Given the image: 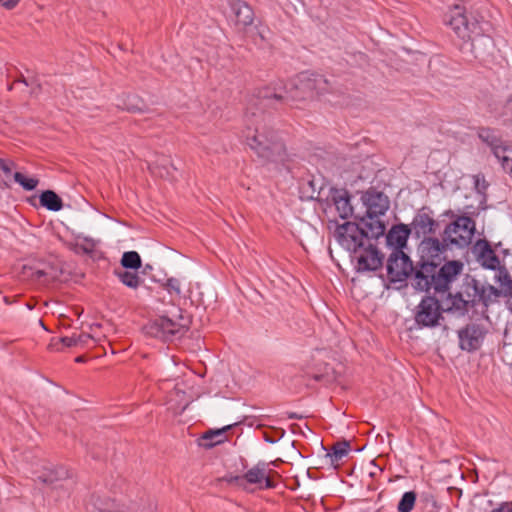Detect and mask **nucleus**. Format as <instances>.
<instances>
[{
    "instance_id": "nucleus-30",
    "label": "nucleus",
    "mask_w": 512,
    "mask_h": 512,
    "mask_svg": "<svg viewBox=\"0 0 512 512\" xmlns=\"http://www.w3.org/2000/svg\"><path fill=\"white\" fill-rule=\"evenodd\" d=\"M121 265L127 269L137 270L141 267V258L136 251H128L122 255Z\"/></svg>"
},
{
    "instance_id": "nucleus-34",
    "label": "nucleus",
    "mask_w": 512,
    "mask_h": 512,
    "mask_svg": "<svg viewBox=\"0 0 512 512\" xmlns=\"http://www.w3.org/2000/svg\"><path fill=\"white\" fill-rule=\"evenodd\" d=\"M86 510L88 512H107L104 508V501L100 497L91 496L89 501L86 503Z\"/></svg>"
},
{
    "instance_id": "nucleus-41",
    "label": "nucleus",
    "mask_w": 512,
    "mask_h": 512,
    "mask_svg": "<svg viewBox=\"0 0 512 512\" xmlns=\"http://www.w3.org/2000/svg\"><path fill=\"white\" fill-rule=\"evenodd\" d=\"M17 81H18V82H22V83H24L25 85H28V82H27V80H26L24 77H22L21 79H19V80H17Z\"/></svg>"
},
{
    "instance_id": "nucleus-13",
    "label": "nucleus",
    "mask_w": 512,
    "mask_h": 512,
    "mask_svg": "<svg viewBox=\"0 0 512 512\" xmlns=\"http://www.w3.org/2000/svg\"><path fill=\"white\" fill-rule=\"evenodd\" d=\"M452 248L445 241H440L438 238L425 237L418 246V252L421 257V264L437 263L441 261L442 254L448 249Z\"/></svg>"
},
{
    "instance_id": "nucleus-10",
    "label": "nucleus",
    "mask_w": 512,
    "mask_h": 512,
    "mask_svg": "<svg viewBox=\"0 0 512 512\" xmlns=\"http://www.w3.org/2000/svg\"><path fill=\"white\" fill-rule=\"evenodd\" d=\"M188 326L189 320L182 314H179L177 320L168 316H160L147 325L146 331L147 334L155 338L171 341L181 337L187 331Z\"/></svg>"
},
{
    "instance_id": "nucleus-19",
    "label": "nucleus",
    "mask_w": 512,
    "mask_h": 512,
    "mask_svg": "<svg viewBox=\"0 0 512 512\" xmlns=\"http://www.w3.org/2000/svg\"><path fill=\"white\" fill-rule=\"evenodd\" d=\"M330 195L341 218L346 219L353 214V207L351 205L350 195L347 190L332 189Z\"/></svg>"
},
{
    "instance_id": "nucleus-33",
    "label": "nucleus",
    "mask_w": 512,
    "mask_h": 512,
    "mask_svg": "<svg viewBox=\"0 0 512 512\" xmlns=\"http://www.w3.org/2000/svg\"><path fill=\"white\" fill-rule=\"evenodd\" d=\"M32 277L40 283H49L57 278L56 272L50 269H37L33 272Z\"/></svg>"
},
{
    "instance_id": "nucleus-17",
    "label": "nucleus",
    "mask_w": 512,
    "mask_h": 512,
    "mask_svg": "<svg viewBox=\"0 0 512 512\" xmlns=\"http://www.w3.org/2000/svg\"><path fill=\"white\" fill-rule=\"evenodd\" d=\"M359 230L363 235V242L371 243V239L379 238L383 236L385 233V225L379 219V216L376 215H368L362 219L361 227L358 226Z\"/></svg>"
},
{
    "instance_id": "nucleus-26",
    "label": "nucleus",
    "mask_w": 512,
    "mask_h": 512,
    "mask_svg": "<svg viewBox=\"0 0 512 512\" xmlns=\"http://www.w3.org/2000/svg\"><path fill=\"white\" fill-rule=\"evenodd\" d=\"M91 336L86 333H82L79 335L73 334L69 337H62L58 340L65 347H76V346H85L91 340Z\"/></svg>"
},
{
    "instance_id": "nucleus-7",
    "label": "nucleus",
    "mask_w": 512,
    "mask_h": 512,
    "mask_svg": "<svg viewBox=\"0 0 512 512\" xmlns=\"http://www.w3.org/2000/svg\"><path fill=\"white\" fill-rule=\"evenodd\" d=\"M444 22L463 40V44L461 45L463 54H471L476 58V55H474L475 45L473 43V34L478 35L476 32L478 23H469L464 14V9L458 5L454 6L446 13Z\"/></svg>"
},
{
    "instance_id": "nucleus-15",
    "label": "nucleus",
    "mask_w": 512,
    "mask_h": 512,
    "mask_svg": "<svg viewBox=\"0 0 512 512\" xmlns=\"http://www.w3.org/2000/svg\"><path fill=\"white\" fill-rule=\"evenodd\" d=\"M364 203L367 207L366 214L381 216L389 209V198L380 191L370 189L363 196Z\"/></svg>"
},
{
    "instance_id": "nucleus-40",
    "label": "nucleus",
    "mask_w": 512,
    "mask_h": 512,
    "mask_svg": "<svg viewBox=\"0 0 512 512\" xmlns=\"http://www.w3.org/2000/svg\"><path fill=\"white\" fill-rule=\"evenodd\" d=\"M75 362L83 363V362H85V357L84 356H78V357L75 358Z\"/></svg>"
},
{
    "instance_id": "nucleus-46",
    "label": "nucleus",
    "mask_w": 512,
    "mask_h": 512,
    "mask_svg": "<svg viewBox=\"0 0 512 512\" xmlns=\"http://www.w3.org/2000/svg\"><path fill=\"white\" fill-rule=\"evenodd\" d=\"M12 88H13V85H10V86L8 87V90H12Z\"/></svg>"
},
{
    "instance_id": "nucleus-21",
    "label": "nucleus",
    "mask_w": 512,
    "mask_h": 512,
    "mask_svg": "<svg viewBox=\"0 0 512 512\" xmlns=\"http://www.w3.org/2000/svg\"><path fill=\"white\" fill-rule=\"evenodd\" d=\"M410 232L408 226L404 224L396 225L386 235V242L394 250L402 251V248L406 246Z\"/></svg>"
},
{
    "instance_id": "nucleus-36",
    "label": "nucleus",
    "mask_w": 512,
    "mask_h": 512,
    "mask_svg": "<svg viewBox=\"0 0 512 512\" xmlns=\"http://www.w3.org/2000/svg\"><path fill=\"white\" fill-rule=\"evenodd\" d=\"M489 512H512V501L502 502L496 508H493Z\"/></svg>"
},
{
    "instance_id": "nucleus-39",
    "label": "nucleus",
    "mask_w": 512,
    "mask_h": 512,
    "mask_svg": "<svg viewBox=\"0 0 512 512\" xmlns=\"http://www.w3.org/2000/svg\"><path fill=\"white\" fill-rule=\"evenodd\" d=\"M122 108L129 112L141 111V108L138 105L133 104V103H127V104L125 103V104H123Z\"/></svg>"
},
{
    "instance_id": "nucleus-9",
    "label": "nucleus",
    "mask_w": 512,
    "mask_h": 512,
    "mask_svg": "<svg viewBox=\"0 0 512 512\" xmlns=\"http://www.w3.org/2000/svg\"><path fill=\"white\" fill-rule=\"evenodd\" d=\"M482 152L492 154L512 177V145L493 130L482 129Z\"/></svg>"
},
{
    "instance_id": "nucleus-32",
    "label": "nucleus",
    "mask_w": 512,
    "mask_h": 512,
    "mask_svg": "<svg viewBox=\"0 0 512 512\" xmlns=\"http://www.w3.org/2000/svg\"><path fill=\"white\" fill-rule=\"evenodd\" d=\"M13 179L16 183L21 185L27 191L34 190L39 182L38 179L33 177H27L20 172H15L13 174Z\"/></svg>"
},
{
    "instance_id": "nucleus-29",
    "label": "nucleus",
    "mask_w": 512,
    "mask_h": 512,
    "mask_svg": "<svg viewBox=\"0 0 512 512\" xmlns=\"http://www.w3.org/2000/svg\"><path fill=\"white\" fill-rule=\"evenodd\" d=\"M171 169H175L169 158L161 157L153 164L151 170L160 177H168L171 175Z\"/></svg>"
},
{
    "instance_id": "nucleus-24",
    "label": "nucleus",
    "mask_w": 512,
    "mask_h": 512,
    "mask_svg": "<svg viewBox=\"0 0 512 512\" xmlns=\"http://www.w3.org/2000/svg\"><path fill=\"white\" fill-rule=\"evenodd\" d=\"M232 425H227L223 427L222 429L214 430V431H208L206 432L202 437V443L201 445L206 448L213 447L216 444H219L224 441V432L228 429H230Z\"/></svg>"
},
{
    "instance_id": "nucleus-4",
    "label": "nucleus",
    "mask_w": 512,
    "mask_h": 512,
    "mask_svg": "<svg viewBox=\"0 0 512 512\" xmlns=\"http://www.w3.org/2000/svg\"><path fill=\"white\" fill-rule=\"evenodd\" d=\"M334 237L344 249L351 252L358 271H374L381 267L383 257L372 243L363 242L362 232L356 223L338 225Z\"/></svg>"
},
{
    "instance_id": "nucleus-27",
    "label": "nucleus",
    "mask_w": 512,
    "mask_h": 512,
    "mask_svg": "<svg viewBox=\"0 0 512 512\" xmlns=\"http://www.w3.org/2000/svg\"><path fill=\"white\" fill-rule=\"evenodd\" d=\"M349 451V443L348 442H338L333 445L330 452L327 453V457H329L332 464L338 463L343 457L348 454Z\"/></svg>"
},
{
    "instance_id": "nucleus-3",
    "label": "nucleus",
    "mask_w": 512,
    "mask_h": 512,
    "mask_svg": "<svg viewBox=\"0 0 512 512\" xmlns=\"http://www.w3.org/2000/svg\"><path fill=\"white\" fill-rule=\"evenodd\" d=\"M501 246V242L493 244L482 237V268L488 270L490 275H484L485 283L482 284V302H492L506 295L512 290V279L495 254V249Z\"/></svg>"
},
{
    "instance_id": "nucleus-2",
    "label": "nucleus",
    "mask_w": 512,
    "mask_h": 512,
    "mask_svg": "<svg viewBox=\"0 0 512 512\" xmlns=\"http://www.w3.org/2000/svg\"><path fill=\"white\" fill-rule=\"evenodd\" d=\"M329 90L330 83L324 76L302 73L289 84L279 82L274 86L259 89L256 97L266 102V105L276 107L278 104L310 100Z\"/></svg>"
},
{
    "instance_id": "nucleus-31",
    "label": "nucleus",
    "mask_w": 512,
    "mask_h": 512,
    "mask_svg": "<svg viewBox=\"0 0 512 512\" xmlns=\"http://www.w3.org/2000/svg\"><path fill=\"white\" fill-rule=\"evenodd\" d=\"M416 501V493L413 491L405 492L400 499L397 510L398 512H411Z\"/></svg>"
},
{
    "instance_id": "nucleus-38",
    "label": "nucleus",
    "mask_w": 512,
    "mask_h": 512,
    "mask_svg": "<svg viewBox=\"0 0 512 512\" xmlns=\"http://www.w3.org/2000/svg\"><path fill=\"white\" fill-rule=\"evenodd\" d=\"M107 512H136L134 506H122L115 510H108ZM140 512H147L144 510H141Z\"/></svg>"
},
{
    "instance_id": "nucleus-23",
    "label": "nucleus",
    "mask_w": 512,
    "mask_h": 512,
    "mask_svg": "<svg viewBox=\"0 0 512 512\" xmlns=\"http://www.w3.org/2000/svg\"><path fill=\"white\" fill-rule=\"evenodd\" d=\"M167 404L169 405V409L183 411L188 405V402L185 400V392L175 387V389L168 394Z\"/></svg>"
},
{
    "instance_id": "nucleus-12",
    "label": "nucleus",
    "mask_w": 512,
    "mask_h": 512,
    "mask_svg": "<svg viewBox=\"0 0 512 512\" xmlns=\"http://www.w3.org/2000/svg\"><path fill=\"white\" fill-rule=\"evenodd\" d=\"M387 272L392 281H402L413 272L412 261L403 251L393 250L387 261Z\"/></svg>"
},
{
    "instance_id": "nucleus-45",
    "label": "nucleus",
    "mask_w": 512,
    "mask_h": 512,
    "mask_svg": "<svg viewBox=\"0 0 512 512\" xmlns=\"http://www.w3.org/2000/svg\"><path fill=\"white\" fill-rule=\"evenodd\" d=\"M480 244V240L476 242L475 249H477L478 245Z\"/></svg>"
},
{
    "instance_id": "nucleus-5",
    "label": "nucleus",
    "mask_w": 512,
    "mask_h": 512,
    "mask_svg": "<svg viewBox=\"0 0 512 512\" xmlns=\"http://www.w3.org/2000/svg\"><path fill=\"white\" fill-rule=\"evenodd\" d=\"M252 116L254 118L248 121L243 131L247 145L267 161H283L286 150L278 134L267 125L261 115L252 113Z\"/></svg>"
},
{
    "instance_id": "nucleus-42",
    "label": "nucleus",
    "mask_w": 512,
    "mask_h": 512,
    "mask_svg": "<svg viewBox=\"0 0 512 512\" xmlns=\"http://www.w3.org/2000/svg\"><path fill=\"white\" fill-rule=\"evenodd\" d=\"M479 183H480V180H479V178H478V177H476V178H475V185H476V187H478Z\"/></svg>"
},
{
    "instance_id": "nucleus-6",
    "label": "nucleus",
    "mask_w": 512,
    "mask_h": 512,
    "mask_svg": "<svg viewBox=\"0 0 512 512\" xmlns=\"http://www.w3.org/2000/svg\"><path fill=\"white\" fill-rule=\"evenodd\" d=\"M463 270V263L458 260L446 262L437 269V263L420 264L416 270L413 286L420 291L434 290V293L445 298L449 294L450 285Z\"/></svg>"
},
{
    "instance_id": "nucleus-22",
    "label": "nucleus",
    "mask_w": 512,
    "mask_h": 512,
    "mask_svg": "<svg viewBox=\"0 0 512 512\" xmlns=\"http://www.w3.org/2000/svg\"><path fill=\"white\" fill-rule=\"evenodd\" d=\"M40 204L51 211H59L63 207L61 198L52 190H46L40 195Z\"/></svg>"
},
{
    "instance_id": "nucleus-1",
    "label": "nucleus",
    "mask_w": 512,
    "mask_h": 512,
    "mask_svg": "<svg viewBox=\"0 0 512 512\" xmlns=\"http://www.w3.org/2000/svg\"><path fill=\"white\" fill-rule=\"evenodd\" d=\"M480 300L478 282L474 278L466 277L459 292L455 295L449 293L445 298L438 296L424 297L417 307L415 321L424 327H433L439 324L442 312H454L459 315L469 313Z\"/></svg>"
},
{
    "instance_id": "nucleus-37",
    "label": "nucleus",
    "mask_w": 512,
    "mask_h": 512,
    "mask_svg": "<svg viewBox=\"0 0 512 512\" xmlns=\"http://www.w3.org/2000/svg\"><path fill=\"white\" fill-rule=\"evenodd\" d=\"M20 0H0V4L6 9L14 8Z\"/></svg>"
},
{
    "instance_id": "nucleus-11",
    "label": "nucleus",
    "mask_w": 512,
    "mask_h": 512,
    "mask_svg": "<svg viewBox=\"0 0 512 512\" xmlns=\"http://www.w3.org/2000/svg\"><path fill=\"white\" fill-rule=\"evenodd\" d=\"M270 463L258 462L251 467L242 476H235L228 479L231 484H236L246 489V484L258 485L260 489H270L275 487V483L271 478L272 470L269 468Z\"/></svg>"
},
{
    "instance_id": "nucleus-44",
    "label": "nucleus",
    "mask_w": 512,
    "mask_h": 512,
    "mask_svg": "<svg viewBox=\"0 0 512 512\" xmlns=\"http://www.w3.org/2000/svg\"><path fill=\"white\" fill-rule=\"evenodd\" d=\"M485 180L482 179V190L485 188Z\"/></svg>"
},
{
    "instance_id": "nucleus-20",
    "label": "nucleus",
    "mask_w": 512,
    "mask_h": 512,
    "mask_svg": "<svg viewBox=\"0 0 512 512\" xmlns=\"http://www.w3.org/2000/svg\"><path fill=\"white\" fill-rule=\"evenodd\" d=\"M460 347L463 350L474 351L480 347V329L477 325H468L459 331Z\"/></svg>"
},
{
    "instance_id": "nucleus-25",
    "label": "nucleus",
    "mask_w": 512,
    "mask_h": 512,
    "mask_svg": "<svg viewBox=\"0 0 512 512\" xmlns=\"http://www.w3.org/2000/svg\"><path fill=\"white\" fill-rule=\"evenodd\" d=\"M115 274L119 278V280L127 287L136 289L142 283L141 278L135 272L125 271V270H117Z\"/></svg>"
},
{
    "instance_id": "nucleus-18",
    "label": "nucleus",
    "mask_w": 512,
    "mask_h": 512,
    "mask_svg": "<svg viewBox=\"0 0 512 512\" xmlns=\"http://www.w3.org/2000/svg\"><path fill=\"white\" fill-rule=\"evenodd\" d=\"M35 479L46 485H54L58 481L67 479L69 471L62 466L43 465L34 472Z\"/></svg>"
},
{
    "instance_id": "nucleus-43",
    "label": "nucleus",
    "mask_w": 512,
    "mask_h": 512,
    "mask_svg": "<svg viewBox=\"0 0 512 512\" xmlns=\"http://www.w3.org/2000/svg\"><path fill=\"white\" fill-rule=\"evenodd\" d=\"M486 38H487V40H488L491 44H493V39H492V37H491V36L487 35V37H486Z\"/></svg>"
},
{
    "instance_id": "nucleus-8",
    "label": "nucleus",
    "mask_w": 512,
    "mask_h": 512,
    "mask_svg": "<svg viewBox=\"0 0 512 512\" xmlns=\"http://www.w3.org/2000/svg\"><path fill=\"white\" fill-rule=\"evenodd\" d=\"M476 222L468 216H458L444 229L442 239L451 247L465 248L472 243Z\"/></svg>"
},
{
    "instance_id": "nucleus-16",
    "label": "nucleus",
    "mask_w": 512,
    "mask_h": 512,
    "mask_svg": "<svg viewBox=\"0 0 512 512\" xmlns=\"http://www.w3.org/2000/svg\"><path fill=\"white\" fill-rule=\"evenodd\" d=\"M228 4L234 14L235 25L239 30L245 29L254 21L252 8L242 0H228Z\"/></svg>"
},
{
    "instance_id": "nucleus-28",
    "label": "nucleus",
    "mask_w": 512,
    "mask_h": 512,
    "mask_svg": "<svg viewBox=\"0 0 512 512\" xmlns=\"http://www.w3.org/2000/svg\"><path fill=\"white\" fill-rule=\"evenodd\" d=\"M13 167L12 161L0 158V186H9L13 178Z\"/></svg>"
},
{
    "instance_id": "nucleus-14",
    "label": "nucleus",
    "mask_w": 512,
    "mask_h": 512,
    "mask_svg": "<svg viewBox=\"0 0 512 512\" xmlns=\"http://www.w3.org/2000/svg\"><path fill=\"white\" fill-rule=\"evenodd\" d=\"M437 227L438 222L434 219L433 213L427 208H422L414 216L410 230L417 237H425L434 234Z\"/></svg>"
},
{
    "instance_id": "nucleus-35",
    "label": "nucleus",
    "mask_w": 512,
    "mask_h": 512,
    "mask_svg": "<svg viewBox=\"0 0 512 512\" xmlns=\"http://www.w3.org/2000/svg\"><path fill=\"white\" fill-rule=\"evenodd\" d=\"M166 287L170 294H181V283L176 278H169L166 282Z\"/></svg>"
}]
</instances>
